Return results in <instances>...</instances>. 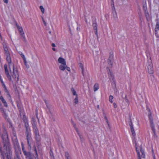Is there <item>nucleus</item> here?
<instances>
[{"label":"nucleus","mask_w":159,"mask_h":159,"mask_svg":"<svg viewBox=\"0 0 159 159\" xmlns=\"http://www.w3.org/2000/svg\"><path fill=\"white\" fill-rule=\"evenodd\" d=\"M4 67L6 74L9 80L12 83H13L14 81L17 82L19 80V75L17 68H15L14 65H13V72L11 71V76L9 75L6 65H4Z\"/></svg>","instance_id":"1"},{"label":"nucleus","mask_w":159,"mask_h":159,"mask_svg":"<svg viewBox=\"0 0 159 159\" xmlns=\"http://www.w3.org/2000/svg\"><path fill=\"white\" fill-rule=\"evenodd\" d=\"M147 110L148 112V117L150 124V126L153 133V136L155 138H157V135L156 133V130L154 128V125L153 123V119L152 116V114L149 108H147Z\"/></svg>","instance_id":"2"},{"label":"nucleus","mask_w":159,"mask_h":159,"mask_svg":"<svg viewBox=\"0 0 159 159\" xmlns=\"http://www.w3.org/2000/svg\"><path fill=\"white\" fill-rule=\"evenodd\" d=\"M58 62L61 64L59 66L60 70L64 71L66 69L69 71H70V68L66 65V61L64 59L61 57H59L58 59Z\"/></svg>","instance_id":"3"},{"label":"nucleus","mask_w":159,"mask_h":159,"mask_svg":"<svg viewBox=\"0 0 159 159\" xmlns=\"http://www.w3.org/2000/svg\"><path fill=\"white\" fill-rule=\"evenodd\" d=\"M37 122L34 118H33L32 124L33 125L34 132L35 134L36 139L39 141L40 139L39 131L37 126Z\"/></svg>","instance_id":"4"},{"label":"nucleus","mask_w":159,"mask_h":159,"mask_svg":"<svg viewBox=\"0 0 159 159\" xmlns=\"http://www.w3.org/2000/svg\"><path fill=\"white\" fill-rule=\"evenodd\" d=\"M136 151L138 155V159H144L145 157V155L143 150L141 147L139 148L137 147L136 148Z\"/></svg>","instance_id":"5"},{"label":"nucleus","mask_w":159,"mask_h":159,"mask_svg":"<svg viewBox=\"0 0 159 159\" xmlns=\"http://www.w3.org/2000/svg\"><path fill=\"white\" fill-rule=\"evenodd\" d=\"M26 139L28 146L31 149V145L34 142L31 138L30 133L27 132V134H26Z\"/></svg>","instance_id":"6"},{"label":"nucleus","mask_w":159,"mask_h":159,"mask_svg":"<svg viewBox=\"0 0 159 159\" xmlns=\"http://www.w3.org/2000/svg\"><path fill=\"white\" fill-rule=\"evenodd\" d=\"M12 139L15 149H19L20 146L15 134H14V136L12 137Z\"/></svg>","instance_id":"7"},{"label":"nucleus","mask_w":159,"mask_h":159,"mask_svg":"<svg viewBox=\"0 0 159 159\" xmlns=\"http://www.w3.org/2000/svg\"><path fill=\"white\" fill-rule=\"evenodd\" d=\"M16 27L19 31V33L20 34V35L21 36V37H22L23 41L25 42H26V38L25 37V35L23 31V30L22 28L19 26L18 25L16 24Z\"/></svg>","instance_id":"8"},{"label":"nucleus","mask_w":159,"mask_h":159,"mask_svg":"<svg viewBox=\"0 0 159 159\" xmlns=\"http://www.w3.org/2000/svg\"><path fill=\"white\" fill-rule=\"evenodd\" d=\"M2 44L3 46L5 55L10 54L6 43L4 41L2 43Z\"/></svg>","instance_id":"9"},{"label":"nucleus","mask_w":159,"mask_h":159,"mask_svg":"<svg viewBox=\"0 0 159 159\" xmlns=\"http://www.w3.org/2000/svg\"><path fill=\"white\" fill-rule=\"evenodd\" d=\"M148 68L149 73L150 74H152L153 73V69L151 61H150L149 63L148 64Z\"/></svg>","instance_id":"10"},{"label":"nucleus","mask_w":159,"mask_h":159,"mask_svg":"<svg viewBox=\"0 0 159 159\" xmlns=\"http://www.w3.org/2000/svg\"><path fill=\"white\" fill-rule=\"evenodd\" d=\"M6 56L7 57V60L8 63L9 65V68L10 69V71H11V68H10V66L11 65V57L10 56V54H9L8 55H6Z\"/></svg>","instance_id":"11"},{"label":"nucleus","mask_w":159,"mask_h":159,"mask_svg":"<svg viewBox=\"0 0 159 159\" xmlns=\"http://www.w3.org/2000/svg\"><path fill=\"white\" fill-rule=\"evenodd\" d=\"M112 9L113 10V16L114 18L115 19H117V13L116 11L115 8L114 7V4H113V6Z\"/></svg>","instance_id":"12"},{"label":"nucleus","mask_w":159,"mask_h":159,"mask_svg":"<svg viewBox=\"0 0 159 159\" xmlns=\"http://www.w3.org/2000/svg\"><path fill=\"white\" fill-rule=\"evenodd\" d=\"M130 127L132 135L133 137H135L136 135V134L133 126V125L132 123H131V125L130 124Z\"/></svg>","instance_id":"13"},{"label":"nucleus","mask_w":159,"mask_h":159,"mask_svg":"<svg viewBox=\"0 0 159 159\" xmlns=\"http://www.w3.org/2000/svg\"><path fill=\"white\" fill-rule=\"evenodd\" d=\"M0 110L1 112L5 118H6L7 116V114L6 113V111L4 110L2 107H0Z\"/></svg>","instance_id":"14"},{"label":"nucleus","mask_w":159,"mask_h":159,"mask_svg":"<svg viewBox=\"0 0 159 159\" xmlns=\"http://www.w3.org/2000/svg\"><path fill=\"white\" fill-rule=\"evenodd\" d=\"M93 29L95 30L94 32L96 35H97V25L96 23H93L92 25Z\"/></svg>","instance_id":"15"},{"label":"nucleus","mask_w":159,"mask_h":159,"mask_svg":"<svg viewBox=\"0 0 159 159\" xmlns=\"http://www.w3.org/2000/svg\"><path fill=\"white\" fill-rule=\"evenodd\" d=\"M25 155L26 156L27 159H33V155L30 152H28L26 155Z\"/></svg>","instance_id":"16"},{"label":"nucleus","mask_w":159,"mask_h":159,"mask_svg":"<svg viewBox=\"0 0 159 159\" xmlns=\"http://www.w3.org/2000/svg\"><path fill=\"white\" fill-rule=\"evenodd\" d=\"M2 85L3 86V87L4 88V89L5 92L6 93H7V95H8V96L9 97H10V94H9V92L7 89L6 87L5 84H4L3 81H2Z\"/></svg>","instance_id":"17"},{"label":"nucleus","mask_w":159,"mask_h":159,"mask_svg":"<svg viewBox=\"0 0 159 159\" xmlns=\"http://www.w3.org/2000/svg\"><path fill=\"white\" fill-rule=\"evenodd\" d=\"M0 99L1 100L2 102L3 103L4 106L6 107H7V103L2 96H0Z\"/></svg>","instance_id":"18"},{"label":"nucleus","mask_w":159,"mask_h":159,"mask_svg":"<svg viewBox=\"0 0 159 159\" xmlns=\"http://www.w3.org/2000/svg\"><path fill=\"white\" fill-rule=\"evenodd\" d=\"M99 88V85L98 83H95L93 86L94 91L95 92L97 91Z\"/></svg>","instance_id":"19"},{"label":"nucleus","mask_w":159,"mask_h":159,"mask_svg":"<svg viewBox=\"0 0 159 159\" xmlns=\"http://www.w3.org/2000/svg\"><path fill=\"white\" fill-rule=\"evenodd\" d=\"M25 126L26 127V134H27V132L30 133V128L29 127V125L26 122L25 123Z\"/></svg>","instance_id":"20"},{"label":"nucleus","mask_w":159,"mask_h":159,"mask_svg":"<svg viewBox=\"0 0 159 159\" xmlns=\"http://www.w3.org/2000/svg\"><path fill=\"white\" fill-rule=\"evenodd\" d=\"M65 156L66 159H71L69 153L68 152H66L65 153Z\"/></svg>","instance_id":"21"},{"label":"nucleus","mask_w":159,"mask_h":159,"mask_svg":"<svg viewBox=\"0 0 159 159\" xmlns=\"http://www.w3.org/2000/svg\"><path fill=\"white\" fill-rule=\"evenodd\" d=\"M79 66L80 68H81L82 70V72L83 74L84 75V68L83 65L81 63H80L79 64Z\"/></svg>","instance_id":"22"},{"label":"nucleus","mask_w":159,"mask_h":159,"mask_svg":"<svg viewBox=\"0 0 159 159\" xmlns=\"http://www.w3.org/2000/svg\"><path fill=\"white\" fill-rule=\"evenodd\" d=\"M71 91L72 94L74 95H75V96H77V95L76 93V91H75V90L73 88H71Z\"/></svg>","instance_id":"23"},{"label":"nucleus","mask_w":159,"mask_h":159,"mask_svg":"<svg viewBox=\"0 0 159 159\" xmlns=\"http://www.w3.org/2000/svg\"><path fill=\"white\" fill-rule=\"evenodd\" d=\"M159 30V24L158 22L157 23L155 29V32Z\"/></svg>","instance_id":"24"},{"label":"nucleus","mask_w":159,"mask_h":159,"mask_svg":"<svg viewBox=\"0 0 159 159\" xmlns=\"http://www.w3.org/2000/svg\"><path fill=\"white\" fill-rule=\"evenodd\" d=\"M74 103L75 104H77L78 103V96H76L75 98L74 99Z\"/></svg>","instance_id":"25"},{"label":"nucleus","mask_w":159,"mask_h":159,"mask_svg":"<svg viewBox=\"0 0 159 159\" xmlns=\"http://www.w3.org/2000/svg\"><path fill=\"white\" fill-rule=\"evenodd\" d=\"M112 58L113 56H112L111 57H110L108 59V63L109 64H111L112 62Z\"/></svg>","instance_id":"26"},{"label":"nucleus","mask_w":159,"mask_h":159,"mask_svg":"<svg viewBox=\"0 0 159 159\" xmlns=\"http://www.w3.org/2000/svg\"><path fill=\"white\" fill-rule=\"evenodd\" d=\"M34 151H35V158H36L38 157V155L37 152V151L36 150V147L35 146L34 147Z\"/></svg>","instance_id":"27"},{"label":"nucleus","mask_w":159,"mask_h":159,"mask_svg":"<svg viewBox=\"0 0 159 159\" xmlns=\"http://www.w3.org/2000/svg\"><path fill=\"white\" fill-rule=\"evenodd\" d=\"M22 150L23 151V153L24 155H26V154L28 153L29 152H27L25 150V148L24 146H22Z\"/></svg>","instance_id":"28"},{"label":"nucleus","mask_w":159,"mask_h":159,"mask_svg":"<svg viewBox=\"0 0 159 159\" xmlns=\"http://www.w3.org/2000/svg\"><path fill=\"white\" fill-rule=\"evenodd\" d=\"M113 98V97L111 95H110L109 97V101L111 103H112V99Z\"/></svg>","instance_id":"29"},{"label":"nucleus","mask_w":159,"mask_h":159,"mask_svg":"<svg viewBox=\"0 0 159 159\" xmlns=\"http://www.w3.org/2000/svg\"><path fill=\"white\" fill-rule=\"evenodd\" d=\"M40 8L41 9V10L42 12L43 13L44 12V8H43V7L42 6H40Z\"/></svg>","instance_id":"30"},{"label":"nucleus","mask_w":159,"mask_h":159,"mask_svg":"<svg viewBox=\"0 0 159 159\" xmlns=\"http://www.w3.org/2000/svg\"><path fill=\"white\" fill-rule=\"evenodd\" d=\"M21 56L22 57V58H23L24 61L25 62L26 59H25V57L24 55L23 54H22L21 55Z\"/></svg>","instance_id":"31"},{"label":"nucleus","mask_w":159,"mask_h":159,"mask_svg":"<svg viewBox=\"0 0 159 159\" xmlns=\"http://www.w3.org/2000/svg\"><path fill=\"white\" fill-rule=\"evenodd\" d=\"M24 62L25 64V66L26 67L28 68H29V65L27 64V62L26 61V60H25V62L24 61Z\"/></svg>","instance_id":"32"},{"label":"nucleus","mask_w":159,"mask_h":159,"mask_svg":"<svg viewBox=\"0 0 159 159\" xmlns=\"http://www.w3.org/2000/svg\"><path fill=\"white\" fill-rule=\"evenodd\" d=\"M113 106H114V107L115 108H116L117 107V105L114 102L113 103Z\"/></svg>","instance_id":"33"},{"label":"nucleus","mask_w":159,"mask_h":159,"mask_svg":"<svg viewBox=\"0 0 159 159\" xmlns=\"http://www.w3.org/2000/svg\"><path fill=\"white\" fill-rule=\"evenodd\" d=\"M4 3H7L8 2V0H3Z\"/></svg>","instance_id":"34"},{"label":"nucleus","mask_w":159,"mask_h":159,"mask_svg":"<svg viewBox=\"0 0 159 159\" xmlns=\"http://www.w3.org/2000/svg\"><path fill=\"white\" fill-rule=\"evenodd\" d=\"M76 131L77 132V133H78V135H79V136L80 137V138H81V135L80 134V133L79 132H78V129H76Z\"/></svg>","instance_id":"35"},{"label":"nucleus","mask_w":159,"mask_h":159,"mask_svg":"<svg viewBox=\"0 0 159 159\" xmlns=\"http://www.w3.org/2000/svg\"><path fill=\"white\" fill-rule=\"evenodd\" d=\"M43 22L44 23V25H46V22L44 20H43Z\"/></svg>","instance_id":"36"},{"label":"nucleus","mask_w":159,"mask_h":159,"mask_svg":"<svg viewBox=\"0 0 159 159\" xmlns=\"http://www.w3.org/2000/svg\"><path fill=\"white\" fill-rule=\"evenodd\" d=\"M52 46L53 47H56V45L54 43H52Z\"/></svg>","instance_id":"37"},{"label":"nucleus","mask_w":159,"mask_h":159,"mask_svg":"<svg viewBox=\"0 0 159 159\" xmlns=\"http://www.w3.org/2000/svg\"><path fill=\"white\" fill-rule=\"evenodd\" d=\"M0 81H1V83H2V81H3L2 80V78H1V76L0 75Z\"/></svg>","instance_id":"38"},{"label":"nucleus","mask_w":159,"mask_h":159,"mask_svg":"<svg viewBox=\"0 0 159 159\" xmlns=\"http://www.w3.org/2000/svg\"><path fill=\"white\" fill-rule=\"evenodd\" d=\"M52 49L54 51H55L56 49L54 48H52Z\"/></svg>","instance_id":"39"},{"label":"nucleus","mask_w":159,"mask_h":159,"mask_svg":"<svg viewBox=\"0 0 159 159\" xmlns=\"http://www.w3.org/2000/svg\"><path fill=\"white\" fill-rule=\"evenodd\" d=\"M45 103H46V105H47V107H48V105H47V101H45Z\"/></svg>","instance_id":"40"},{"label":"nucleus","mask_w":159,"mask_h":159,"mask_svg":"<svg viewBox=\"0 0 159 159\" xmlns=\"http://www.w3.org/2000/svg\"><path fill=\"white\" fill-rule=\"evenodd\" d=\"M97 108H98V109H99V105H98L97 106Z\"/></svg>","instance_id":"41"},{"label":"nucleus","mask_w":159,"mask_h":159,"mask_svg":"<svg viewBox=\"0 0 159 159\" xmlns=\"http://www.w3.org/2000/svg\"><path fill=\"white\" fill-rule=\"evenodd\" d=\"M110 76H112V74H111V72H110Z\"/></svg>","instance_id":"42"},{"label":"nucleus","mask_w":159,"mask_h":159,"mask_svg":"<svg viewBox=\"0 0 159 159\" xmlns=\"http://www.w3.org/2000/svg\"><path fill=\"white\" fill-rule=\"evenodd\" d=\"M49 33H50V34H51V31H50L49 32Z\"/></svg>","instance_id":"43"},{"label":"nucleus","mask_w":159,"mask_h":159,"mask_svg":"<svg viewBox=\"0 0 159 159\" xmlns=\"http://www.w3.org/2000/svg\"><path fill=\"white\" fill-rule=\"evenodd\" d=\"M38 122H39V120L38 119Z\"/></svg>","instance_id":"44"},{"label":"nucleus","mask_w":159,"mask_h":159,"mask_svg":"<svg viewBox=\"0 0 159 159\" xmlns=\"http://www.w3.org/2000/svg\"><path fill=\"white\" fill-rule=\"evenodd\" d=\"M150 60H151V57H150Z\"/></svg>","instance_id":"45"}]
</instances>
